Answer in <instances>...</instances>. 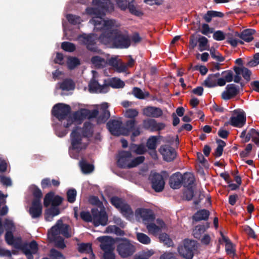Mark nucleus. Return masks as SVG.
Masks as SVG:
<instances>
[{
  "label": "nucleus",
  "instance_id": "1",
  "mask_svg": "<svg viewBox=\"0 0 259 259\" xmlns=\"http://www.w3.org/2000/svg\"><path fill=\"white\" fill-rule=\"evenodd\" d=\"M92 3L95 8H88L86 12L94 16L90 22L95 26V29L102 31L99 37L100 41L104 44L112 43L118 48H128L131 39L126 31L119 29L120 24L114 19L105 20L102 17L106 12L113 10V5L109 0H93Z\"/></svg>",
  "mask_w": 259,
  "mask_h": 259
},
{
  "label": "nucleus",
  "instance_id": "2",
  "mask_svg": "<svg viewBox=\"0 0 259 259\" xmlns=\"http://www.w3.org/2000/svg\"><path fill=\"white\" fill-rule=\"evenodd\" d=\"M70 107L63 104H58L54 106L53 109V114L59 120H67V123H64V125L67 128L73 123L77 122L80 119L81 115L79 112H75L72 116L70 115Z\"/></svg>",
  "mask_w": 259,
  "mask_h": 259
},
{
  "label": "nucleus",
  "instance_id": "3",
  "mask_svg": "<svg viewBox=\"0 0 259 259\" xmlns=\"http://www.w3.org/2000/svg\"><path fill=\"white\" fill-rule=\"evenodd\" d=\"M145 159L144 156H141L133 158L132 153L129 151H122L118 154L117 164L122 168H132L142 163Z\"/></svg>",
  "mask_w": 259,
  "mask_h": 259
},
{
  "label": "nucleus",
  "instance_id": "4",
  "mask_svg": "<svg viewBox=\"0 0 259 259\" xmlns=\"http://www.w3.org/2000/svg\"><path fill=\"white\" fill-rule=\"evenodd\" d=\"M81 129L75 127L70 134V141L72 149L77 151L85 149L88 145V138L81 134Z\"/></svg>",
  "mask_w": 259,
  "mask_h": 259
},
{
  "label": "nucleus",
  "instance_id": "5",
  "mask_svg": "<svg viewBox=\"0 0 259 259\" xmlns=\"http://www.w3.org/2000/svg\"><path fill=\"white\" fill-rule=\"evenodd\" d=\"M60 234L66 238H69L72 236V232L69 225L63 224L62 220H59L49 231L48 237L49 240H56L57 236H59Z\"/></svg>",
  "mask_w": 259,
  "mask_h": 259
},
{
  "label": "nucleus",
  "instance_id": "6",
  "mask_svg": "<svg viewBox=\"0 0 259 259\" xmlns=\"http://www.w3.org/2000/svg\"><path fill=\"white\" fill-rule=\"evenodd\" d=\"M196 242L189 239L185 240L183 244L178 248V251L181 256L186 259H192L194 251L196 249Z\"/></svg>",
  "mask_w": 259,
  "mask_h": 259
},
{
  "label": "nucleus",
  "instance_id": "7",
  "mask_svg": "<svg viewBox=\"0 0 259 259\" xmlns=\"http://www.w3.org/2000/svg\"><path fill=\"white\" fill-rule=\"evenodd\" d=\"M118 254L122 257H127L131 256L136 251L135 246L126 239L119 240L117 247Z\"/></svg>",
  "mask_w": 259,
  "mask_h": 259
},
{
  "label": "nucleus",
  "instance_id": "8",
  "mask_svg": "<svg viewBox=\"0 0 259 259\" xmlns=\"http://www.w3.org/2000/svg\"><path fill=\"white\" fill-rule=\"evenodd\" d=\"M92 222L95 226H105L107 224L108 217L104 210L92 209Z\"/></svg>",
  "mask_w": 259,
  "mask_h": 259
},
{
  "label": "nucleus",
  "instance_id": "9",
  "mask_svg": "<svg viewBox=\"0 0 259 259\" xmlns=\"http://www.w3.org/2000/svg\"><path fill=\"white\" fill-rule=\"evenodd\" d=\"M145 225L148 233L153 235H157L158 233L166 227L164 222L160 219H157L154 222L151 221L146 223Z\"/></svg>",
  "mask_w": 259,
  "mask_h": 259
},
{
  "label": "nucleus",
  "instance_id": "10",
  "mask_svg": "<svg viewBox=\"0 0 259 259\" xmlns=\"http://www.w3.org/2000/svg\"><path fill=\"white\" fill-rule=\"evenodd\" d=\"M107 127L110 133L115 136L125 134L122 127V122L120 119H112L107 123Z\"/></svg>",
  "mask_w": 259,
  "mask_h": 259
},
{
  "label": "nucleus",
  "instance_id": "11",
  "mask_svg": "<svg viewBox=\"0 0 259 259\" xmlns=\"http://www.w3.org/2000/svg\"><path fill=\"white\" fill-rule=\"evenodd\" d=\"M234 114L230 118V124L237 127H242L246 122V116L243 111L235 110Z\"/></svg>",
  "mask_w": 259,
  "mask_h": 259
},
{
  "label": "nucleus",
  "instance_id": "12",
  "mask_svg": "<svg viewBox=\"0 0 259 259\" xmlns=\"http://www.w3.org/2000/svg\"><path fill=\"white\" fill-rule=\"evenodd\" d=\"M150 178L152 188L157 192L162 191L165 184L162 176L159 174L152 173L150 175Z\"/></svg>",
  "mask_w": 259,
  "mask_h": 259
},
{
  "label": "nucleus",
  "instance_id": "13",
  "mask_svg": "<svg viewBox=\"0 0 259 259\" xmlns=\"http://www.w3.org/2000/svg\"><path fill=\"white\" fill-rule=\"evenodd\" d=\"M239 93V88L234 84H228L225 90L222 92L221 98L224 100H228L236 96Z\"/></svg>",
  "mask_w": 259,
  "mask_h": 259
},
{
  "label": "nucleus",
  "instance_id": "14",
  "mask_svg": "<svg viewBox=\"0 0 259 259\" xmlns=\"http://www.w3.org/2000/svg\"><path fill=\"white\" fill-rule=\"evenodd\" d=\"M143 126L145 129L152 132L162 130L165 127V125L163 123L157 122L155 119H153L143 120Z\"/></svg>",
  "mask_w": 259,
  "mask_h": 259
},
{
  "label": "nucleus",
  "instance_id": "15",
  "mask_svg": "<svg viewBox=\"0 0 259 259\" xmlns=\"http://www.w3.org/2000/svg\"><path fill=\"white\" fill-rule=\"evenodd\" d=\"M98 240L101 242L100 247L104 252L114 251V241L112 238L103 236L99 237Z\"/></svg>",
  "mask_w": 259,
  "mask_h": 259
},
{
  "label": "nucleus",
  "instance_id": "16",
  "mask_svg": "<svg viewBox=\"0 0 259 259\" xmlns=\"http://www.w3.org/2000/svg\"><path fill=\"white\" fill-rule=\"evenodd\" d=\"M137 218H141L145 225L146 223L153 221L155 217L152 210L148 209H138L136 211Z\"/></svg>",
  "mask_w": 259,
  "mask_h": 259
},
{
  "label": "nucleus",
  "instance_id": "17",
  "mask_svg": "<svg viewBox=\"0 0 259 259\" xmlns=\"http://www.w3.org/2000/svg\"><path fill=\"white\" fill-rule=\"evenodd\" d=\"M22 249L28 259H33L32 255L37 252L38 245L35 241H33L29 244H25Z\"/></svg>",
  "mask_w": 259,
  "mask_h": 259
},
{
  "label": "nucleus",
  "instance_id": "18",
  "mask_svg": "<svg viewBox=\"0 0 259 259\" xmlns=\"http://www.w3.org/2000/svg\"><path fill=\"white\" fill-rule=\"evenodd\" d=\"M163 159L167 161L173 160L176 157V152L171 147L164 145L160 147L159 149Z\"/></svg>",
  "mask_w": 259,
  "mask_h": 259
},
{
  "label": "nucleus",
  "instance_id": "19",
  "mask_svg": "<svg viewBox=\"0 0 259 259\" xmlns=\"http://www.w3.org/2000/svg\"><path fill=\"white\" fill-rule=\"evenodd\" d=\"M125 127L127 132L132 133V137H137L141 133L140 126L137 124V121L135 119L126 121Z\"/></svg>",
  "mask_w": 259,
  "mask_h": 259
},
{
  "label": "nucleus",
  "instance_id": "20",
  "mask_svg": "<svg viewBox=\"0 0 259 259\" xmlns=\"http://www.w3.org/2000/svg\"><path fill=\"white\" fill-rule=\"evenodd\" d=\"M79 39L82 42L83 44L87 46V48L89 50L94 52L97 51V49L95 47V40L97 39V37L95 36L94 34H84L80 36Z\"/></svg>",
  "mask_w": 259,
  "mask_h": 259
},
{
  "label": "nucleus",
  "instance_id": "21",
  "mask_svg": "<svg viewBox=\"0 0 259 259\" xmlns=\"http://www.w3.org/2000/svg\"><path fill=\"white\" fill-rule=\"evenodd\" d=\"M117 4L121 10H125L128 8L130 12L136 16H140L142 14L140 11L127 0H117Z\"/></svg>",
  "mask_w": 259,
  "mask_h": 259
},
{
  "label": "nucleus",
  "instance_id": "22",
  "mask_svg": "<svg viewBox=\"0 0 259 259\" xmlns=\"http://www.w3.org/2000/svg\"><path fill=\"white\" fill-rule=\"evenodd\" d=\"M109 64L111 66L118 72L126 71L125 64L117 57L111 58L108 61Z\"/></svg>",
  "mask_w": 259,
  "mask_h": 259
},
{
  "label": "nucleus",
  "instance_id": "23",
  "mask_svg": "<svg viewBox=\"0 0 259 259\" xmlns=\"http://www.w3.org/2000/svg\"><path fill=\"white\" fill-rule=\"evenodd\" d=\"M143 114L147 117L158 118L162 116L163 112L159 108L149 106L143 110Z\"/></svg>",
  "mask_w": 259,
  "mask_h": 259
},
{
  "label": "nucleus",
  "instance_id": "24",
  "mask_svg": "<svg viewBox=\"0 0 259 259\" xmlns=\"http://www.w3.org/2000/svg\"><path fill=\"white\" fill-rule=\"evenodd\" d=\"M222 240L224 241L225 244V250L227 254L230 257L233 258L236 255V250L235 245L226 236L221 233Z\"/></svg>",
  "mask_w": 259,
  "mask_h": 259
},
{
  "label": "nucleus",
  "instance_id": "25",
  "mask_svg": "<svg viewBox=\"0 0 259 259\" xmlns=\"http://www.w3.org/2000/svg\"><path fill=\"white\" fill-rule=\"evenodd\" d=\"M108 105L106 103H103L100 108V115L97 118V122H105L110 117V112L108 110Z\"/></svg>",
  "mask_w": 259,
  "mask_h": 259
},
{
  "label": "nucleus",
  "instance_id": "26",
  "mask_svg": "<svg viewBox=\"0 0 259 259\" xmlns=\"http://www.w3.org/2000/svg\"><path fill=\"white\" fill-rule=\"evenodd\" d=\"M93 77L89 83V90L91 92H103V90L105 88L99 84L98 81L96 80L97 77V72L96 71H92Z\"/></svg>",
  "mask_w": 259,
  "mask_h": 259
},
{
  "label": "nucleus",
  "instance_id": "27",
  "mask_svg": "<svg viewBox=\"0 0 259 259\" xmlns=\"http://www.w3.org/2000/svg\"><path fill=\"white\" fill-rule=\"evenodd\" d=\"M42 206L41 203L32 202L29 208V213L32 218H37L41 216Z\"/></svg>",
  "mask_w": 259,
  "mask_h": 259
},
{
  "label": "nucleus",
  "instance_id": "28",
  "mask_svg": "<svg viewBox=\"0 0 259 259\" xmlns=\"http://www.w3.org/2000/svg\"><path fill=\"white\" fill-rule=\"evenodd\" d=\"M183 182V176L180 172L173 174L169 179L170 186L173 189H178Z\"/></svg>",
  "mask_w": 259,
  "mask_h": 259
},
{
  "label": "nucleus",
  "instance_id": "29",
  "mask_svg": "<svg viewBox=\"0 0 259 259\" xmlns=\"http://www.w3.org/2000/svg\"><path fill=\"white\" fill-rule=\"evenodd\" d=\"M255 31L252 29H247L241 33H237V35L246 42H250L253 39V35Z\"/></svg>",
  "mask_w": 259,
  "mask_h": 259
},
{
  "label": "nucleus",
  "instance_id": "30",
  "mask_svg": "<svg viewBox=\"0 0 259 259\" xmlns=\"http://www.w3.org/2000/svg\"><path fill=\"white\" fill-rule=\"evenodd\" d=\"M236 74L242 75L243 77L246 80H250L251 71L244 67H236L234 68Z\"/></svg>",
  "mask_w": 259,
  "mask_h": 259
},
{
  "label": "nucleus",
  "instance_id": "31",
  "mask_svg": "<svg viewBox=\"0 0 259 259\" xmlns=\"http://www.w3.org/2000/svg\"><path fill=\"white\" fill-rule=\"evenodd\" d=\"M250 139H252L256 145H259V133L253 128H251L247 133V136L246 137V142H248Z\"/></svg>",
  "mask_w": 259,
  "mask_h": 259
},
{
  "label": "nucleus",
  "instance_id": "32",
  "mask_svg": "<svg viewBox=\"0 0 259 259\" xmlns=\"http://www.w3.org/2000/svg\"><path fill=\"white\" fill-rule=\"evenodd\" d=\"M209 212L206 209H202L198 211L193 216V219L196 221L206 220L208 218Z\"/></svg>",
  "mask_w": 259,
  "mask_h": 259
},
{
  "label": "nucleus",
  "instance_id": "33",
  "mask_svg": "<svg viewBox=\"0 0 259 259\" xmlns=\"http://www.w3.org/2000/svg\"><path fill=\"white\" fill-rule=\"evenodd\" d=\"M120 212L127 219H130L133 217L134 212L130 206L125 203L119 209Z\"/></svg>",
  "mask_w": 259,
  "mask_h": 259
},
{
  "label": "nucleus",
  "instance_id": "34",
  "mask_svg": "<svg viewBox=\"0 0 259 259\" xmlns=\"http://www.w3.org/2000/svg\"><path fill=\"white\" fill-rule=\"evenodd\" d=\"M198 49L200 51L202 52L204 50H209V46L208 45V40L207 38L204 36H200L198 39Z\"/></svg>",
  "mask_w": 259,
  "mask_h": 259
},
{
  "label": "nucleus",
  "instance_id": "35",
  "mask_svg": "<svg viewBox=\"0 0 259 259\" xmlns=\"http://www.w3.org/2000/svg\"><path fill=\"white\" fill-rule=\"evenodd\" d=\"M92 64L97 68H102L106 66L107 61L100 56H94L91 59Z\"/></svg>",
  "mask_w": 259,
  "mask_h": 259
},
{
  "label": "nucleus",
  "instance_id": "36",
  "mask_svg": "<svg viewBox=\"0 0 259 259\" xmlns=\"http://www.w3.org/2000/svg\"><path fill=\"white\" fill-rule=\"evenodd\" d=\"M81 129V134L84 137L88 138L92 135L93 134V127L92 125L89 122H85L84 123L83 127Z\"/></svg>",
  "mask_w": 259,
  "mask_h": 259
},
{
  "label": "nucleus",
  "instance_id": "37",
  "mask_svg": "<svg viewBox=\"0 0 259 259\" xmlns=\"http://www.w3.org/2000/svg\"><path fill=\"white\" fill-rule=\"evenodd\" d=\"M219 76V73L209 76L204 82L206 87L211 88L217 86V77Z\"/></svg>",
  "mask_w": 259,
  "mask_h": 259
},
{
  "label": "nucleus",
  "instance_id": "38",
  "mask_svg": "<svg viewBox=\"0 0 259 259\" xmlns=\"http://www.w3.org/2000/svg\"><path fill=\"white\" fill-rule=\"evenodd\" d=\"M110 86L113 88H123L125 84L123 81L118 78H112L108 82Z\"/></svg>",
  "mask_w": 259,
  "mask_h": 259
},
{
  "label": "nucleus",
  "instance_id": "39",
  "mask_svg": "<svg viewBox=\"0 0 259 259\" xmlns=\"http://www.w3.org/2000/svg\"><path fill=\"white\" fill-rule=\"evenodd\" d=\"M33 200L32 202H36L41 203V199L42 196V194L41 190L36 187H33L32 188Z\"/></svg>",
  "mask_w": 259,
  "mask_h": 259
},
{
  "label": "nucleus",
  "instance_id": "40",
  "mask_svg": "<svg viewBox=\"0 0 259 259\" xmlns=\"http://www.w3.org/2000/svg\"><path fill=\"white\" fill-rule=\"evenodd\" d=\"M194 177L191 173H186L183 176V182L185 186L191 187V185L194 183Z\"/></svg>",
  "mask_w": 259,
  "mask_h": 259
},
{
  "label": "nucleus",
  "instance_id": "41",
  "mask_svg": "<svg viewBox=\"0 0 259 259\" xmlns=\"http://www.w3.org/2000/svg\"><path fill=\"white\" fill-rule=\"evenodd\" d=\"M137 240L142 244L147 245L151 243V239L146 234L143 233H137Z\"/></svg>",
  "mask_w": 259,
  "mask_h": 259
},
{
  "label": "nucleus",
  "instance_id": "42",
  "mask_svg": "<svg viewBox=\"0 0 259 259\" xmlns=\"http://www.w3.org/2000/svg\"><path fill=\"white\" fill-rule=\"evenodd\" d=\"M5 240L9 245H13L15 248H16V239L14 238L11 231H7L5 234Z\"/></svg>",
  "mask_w": 259,
  "mask_h": 259
},
{
  "label": "nucleus",
  "instance_id": "43",
  "mask_svg": "<svg viewBox=\"0 0 259 259\" xmlns=\"http://www.w3.org/2000/svg\"><path fill=\"white\" fill-rule=\"evenodd\" d=\"M60 88L63 91H70L74 89V85L71 80L66 79L60 84Z\"/></svg>",
  "mask_w": 259,
  "mask_h": 259
},
{
  "label": "nucleus",
  "instance_id": "44",
  "mask_svg": "<svg viewBox=\"0 0 259 259\" xmlns=\"http://www.w3.org/2000/svg\"><path fill=\"white\" fill-rule=\"evenodd\" d=\"M130 149L138 154H143L146 151V148L143 145H137L133 144L131 146Z\"/></svg>",
  "mask_w": 259,
  "mask_h": 259
},
{
  "label": "nucleus",
  "instance_id": "45",
  "mask_svg": "<svg viewBox=\"0 0 259 259\" xmlns=\"http://www.w3.org/2000/svg\"><path fill=\"white\" fill-rule=\"evenodd\" d=\"M218 147L216 148L214 155L215 156L220 157L222 155L223 151V148L225 146L226 143L222 140L217 141Z\"/></svg>",
  "mask_w": 259,
  "mask_h": 259
},
{
  "label": "nucleus",
  "instance_id": "46",
  "mask_svg": "<svg viewBox=\"0 0 259 259\" xmlns=\"http://www.w3.org/2000/svg\"><path fill=\"white\" fill-rule=\"evenodd\" d=\"M205 228L204 226L198 225L195 227L193 231L194 236L197 239H200L201 234H203L205 231Z\"/></svg>",
  "mask_w": 259,
  "mask_h": 259
},
{
  "label": "nucleus",
  "instance_id": "47",
  "mask_svg": "<svg viewBox=\"0 0 259 259\" xmlns=\"http://www.w3.org/2000/svg\"><path fill=\"white\" fill-rule=\"evenodd\" d=\"M210 55L212 58L219 62H222L224 60V58L218 52L216 51L214 48H211L209 49Z\"/></svg>",
  "mask_w": 259,
  "mask_h": 259
},
{
  "label": "nucleus",
  "instance_id": "48",
  "mask_svg": "<svg viewBox=\"0 0 259 259\" xmlns=\"http://www.w3.org/2000/svg\"><path fill=\"white\" fill-rule=\"evenodd\" d=\"M80 167L83 172L88 174L90 173L94 170L93 165L89 164L85 162L82 161L80 163Z\"/></svg>",
  "mask_w": 259,
  "mask_h": 259
},
{
  "label": "nucleus",
  "instance_id": "49",
  "mask_svg": "<svg viewBox=\"0 0 259 259\" xmlns=\"http://www.w3.org/2000/svg\"><path fill=\"white\" fill-rule=\"evenodd\" d=\"M139 114V111L136 109H128L125 110L124 116L126 118L135 119Z\"/></svg>",
  "mask_w": 259,
  "mask_h": 259
},
{
  "label": "nucleus",
  "instance_id": "50",
  "mask_svg": "<svg viewBox=\"0 0 259 259\" xmlns=\"http://www.w3.org/2000/svg\"><path fill=\"white\" fill-rule=\"evenodd\" d=\"M78 251L81 253H89L92 251L90 243H81L79 245Z\"/></svg>",
  "mask_w": 259,
  "mask_h": 259
},
{
  "label": "nucleus",
  "instance_id": "51",
  "mask_svg": "<svg viewBox=\"0 0 259 259\" xmlns=\"http://www.w3.org/2000/svg\"><path fill=\"white\" fill-rule=\"evenodd\" d=\"M259 64V53L253 55V58L249 60L246 65L250 67H255Z\"/></svg>",
  "mask_w": 259,
  "mask_h": 259
},
{
  "label": "nucleus",
  "instance_id": "52",
  "mask_svg": "<svg viewBox=\"0 0 259 259\" xmlns=\"http://www.w3.org/2000/svg\"><path fill=\"white\" fill-rule=\"evenodd\" d=\"M111 203L118 210L121 207L125 202L121 199L117 197H113L111 199Z\"/></svg>",
  "mask_w": 259,
  "mask_h": 259
},
{
  "label": "nucleus",
  "instance_id": "53",
  "mask_svg": "<svg viewBox=\"0 0 259 259\" xmlns=\"http://www.w3.org/2000/svg\"><path fill=\"white\" fill-rule=\"evenodd\" d=\"M160 241L163 242L164 244L167 246H171L172 245V241L169 238L168 236L166 234H161L159 236Z\"/></svg>",
  "mask_w": 259,
  "mask_h": 259
},
{
  "label": "nucleus",
  "instance_id": "54",
  "mask_svg": "<svg viewBox=\"0 0 259 259\" xmlns=\"http://www.w3.org/2000/svg\"><path fill=\"white\" fill-rule=\"evenodd\" d=\"M61 48L65 51L73 52L75 50V46L72 43L69 42H63L62 43Z\"/></svg>",
  "mask_w": 259,
  "mask_h": 259
},
{
  "label": "nucleus",
  "instance_id": "55",
  "mask_svg": "<svg viewBox=\"0 0 259 259\" xmlns=\"http://www.w3.org/2000/svg\"><path fill=\"white\" fill-rule=\"evenodd\" d=\"M79 64V61L78 59L74 57H70L68 58L67 65L69 69H72Z\"/></svg>",
  "mask_w": 259,
  "mask_h": 259
},
{
  "label": "nucleus",
  "instance_id": "56",
  "mask_svg": "<svg viewBox=\"0 0 259 259\" xmlns=\"http://www.w3.org/2000/svg\"><path fill=\"white\" fill-rule=\"evenodd\" d=\"M67 200L68 202L73 203L75 200L76 191L75 189L69 190L67 193Z\"/></svg>",
  "mask_w": 259,
  "mask_h": 259
},
{
  "label": "nucleus",
  "instance_id": "57",
  "mask_svg": "<svg viewBox=\"0 0 259 259\" xmlns=\"http://www.w3.org/2000/svg\"><path fill=\"white\" fill-rule=\"evenodd\" d=\"M66 18L70 23L73 24L80 23L81 22V19L79 17L72 14L67 15Z\"/></svg>",
  "mask_w": 259,
  "mask_h": 259
},
{
  "label": "nucleus",
  "instance_id": "58",
  "mask_svg": "<svg viewBox=\"0 0 259 259\" xmlns=\"http://www.w3.org/2000/svg\"><path fill=\"white\" fill-rule=\"evenodd\" d=\"M0 183L6 187H10L12 185L11 179L4 175H0Z\"/></svg>",
  "mask_w": 259,
  "mask_h": 259
},
{
  "label": "nucleus",
  "instance_id": "59",
  "mask_svg": "<svg viewBox=\"0 0 259 259\" xmlns=\"http://www.w3.org/2000/svg\"><path fill=\"white\" fill-rule=\"evenodd\" d=\"M53 196L54 194L53 193H49L46 195L44 200V205L45 207H47L50 204H52Z\"/></svg>",
  "mask_w": 259,
  "mask_h": 259
},
{
  "label": "nucleus",
  "instance_id": "60",
  "mask_svg": "<svg viewBox=\"0 0 259 259\" xmlns=\"http://www.w3.org/2000/svg\"><path fill=\"white\" fill-rule=\"evenodd\" d=\"M222 77L228 82L232 81L233 78V73L231 71H223L222 73Z\"/></svg>",
  "mask_w": 259,
  "mask_h": 259
},
{
  "label": "nucleus",
  "instance_id": "61",
  "mask_svg": "<svg viewBox=\"0 0 259 259\" xmlns=\"http://www.w3.org/2000/svg\"><path fill=\"white\" fill-rule=\"evenodd\" d=\"M194 192L192 187L188 188L184 192V197L187 200H191L193 197Z\"/></svg>",
  "mask_w": 259,
  "mask_h": 259
},
{
  "label": "nucleus",
  "instance_id": "62",
  "mask_svg": "<svg viewBox=\"0 0 259 259\" xmlns=\"http://www.w3.org/2000/svg\"><path fill=\"white\" fill-rule=\"evenodd\" d=\"M156 138L155 137L150 138L147 142L148 148L150 149H155L156 146Z\"/></svg>",
  "mask_w": 259,
  "mask_h": 259
},
{
  "label": "nucleus",
  "instance_id": "63",
  "mask_svg": "<svg viewBox=\"0 0 259 259\" xmlns=\"http://www.w3.org/2000/svg\"><path fill=\"white\" fill-rule=\"evenodd\" d=\"M133 94L139 99H144L145 98L144 94L143 91L140 88L137 87L133 89Z\"/></svg>",
  "mask_w": 259,
  "mask_h": 259
},
{
  "label": "nucleus",
  "instance_id": "64",
  "mask_svg": "<svg viewBox=\"0 0 259 259\" xmlns=\"http://www.w3.org/2000/svg\"><path fill=\"white\" fill-rule=\"evenodd\" d=\"M50 255L52 259H64L61 253L54 249L51 250Z\"/></svg>",
  "mask_w": 259,
  "mask_h": 259
}]
</instances>
